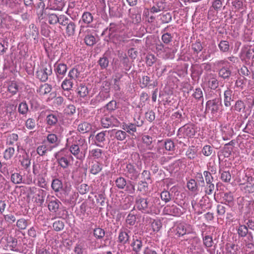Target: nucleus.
<instances>
[{"instance_id": "f257e3e1", "label": "nucleus", "mask_w": 254, "mask_h": 254, "mask_svg": "<svg viewBox=\"0 0 254 254\" xmlns=\"http://www.w3.org/2000/svg\"><path fill=\"white\" fill-rule=\"evenodd\" d=\"M159 201L158 198H155L151 201L148 198L138 196L135 200V206L142 213L149 214L153 212L155 207L154 203Z\"/></svg>"}, {"instance_id": "f03ea898", "label": "nucleus", "mask_w": 254, "mask_h": 254, "mask_svg": "<svg viewBox=\"0 0 254 254\" xmlns=\"http://www.w3.org/2000/svg\"><path fill=\"white\" fill-rule=\"evenodd\" d=\"M156 51L158 56L165 60L173 59L176 50L160 43L156 45Z\"/></svg>"}, {"instance_id": "7ed1b4c3", "label": "nucleus", "mask_w": 254, "mask_h": 254, "mask_svg": "<svg viewBox=\"0 0 254 254\" xmlns=\"http://www.w3.org/2000/svg\"><path fill=\"white\" fill-rule=\"evenodd\" d=\"M45 4L44 1L40 2L38 4V7L39 9L38 12V18L41 24V33L45 37L48 36V26L46 24V19L47 14L46 12V10L47 8L45 9Z\"/></svg>"}, {"instance_id": "20e7f679", "label": "nucleus", "mask_w": 254, "mask_h": 254, "mask_svg": "<svg viewBox=\"0 0 254 254\" xmlns=\"http://www.w3.org/2000/svg\"><path fill=\"white\" fill-rule=\"evenodd\" d=\"M55 157L60 165L64 168L68 166L70 160H73L72 156L65 149L61 150L57 153Z\"/></svg>"}, {"instance_id": "39448f33", "label": "nucleus", "mask_w": 254, "mask_h": 254, "mask_svg": "<svg viewBox=\"0 0 254 254\" xmlns=\"http://www.w3.org/2000/svg\"><path fill=\"white\" fill-rule=\"evenodd\" d=\"M235 181L240 186H244L248 182H254V178L248 176L245 171L237 172Z\"/></svg>"}, {"instance_id": "423d86ee", "label": "nucleus", "mask_w": 254, "mask_h": 254, "mask_svg": "<svg viewBox=\"0 0 254 254\" xmlns=\"http://www.w3.org/2000/svg\"><path fill=\"white\" fill-rule=\"evenodd\" d=\"M130 245L135 254H140L143 246L142 238L140 237L133 235Z\"/></svg>"}, {"instance_id": "0eeeda50", "label": "nucleus", "mask_w": 254, "mask_h": 254, "mask_svg": "<svg viewBox=\"0 0 254 254\" xmlns=\"http://www.w3.org/2000/svg\"><path fill=\"white\" fill-rule=\"evenodd\" d=\"M102 126L104 128H108L111 126L117 127L120 124L119 121L112 116H105L101 120Z\"/></svg>"}, {"instance_id": "6e6552de", "label": "nucleus", "mask_w": 254, "mask_h": 254, "mask_svg": "<svg viewBox=\"0 0 254 254\" xmlns=\"http://www.w3.org/2000/svg\"><path fill=\"white\" fill-rule=\"evenodd\" d=\"M130 231L126 228H122L119 232L118 242L125 245L129 243Z\"/></svg>"}, {"instance_id": "1a4fd4ad", "label": "nucleus", "mask_w": 254, "mask_h": 254, "mask_svg": "<svg viewBox=\"0 0 254 254\" xmlns=\"http://www.w3.org/2000/svg\"><path fill=\"white\" fill-rule=\"evenodd\" d=\"M163 213L165 215L179 216L182 214L181 209L175 205H167L163 210Z\"/></svg>"}, {"instance_id": "9d476101", "label": "nucleus", "mask_w": 254, "mask_h": 254, "mask_svg": "<svg viewBox=\"0 0 254 254\" xmlns=\"http://www.w3.org/2000/svg\"><path fill=\"white\" fill-rule=\"evenodd\" d=\"M125 172L127 176L131 180H135L138 178V172L136 171L134 166L130 163L126 165Z\"/></svg>"}, {"instance_id": "9b49d317", "label": "nucleus", "mask_w": 254, "mask_h": 254, "mask_svg": "<svg viewBox=\"0 0 254 254\" xmlns=\"http://www.w3.org/2000/svg\"><path fill=\"white\" fill-rule=\"evenodd\" d=\"M219 100L214 99L209 100L206 104V110L210 111L213 114L216 113L219 110Z\"/></svg>"}, {"instance_id": "f8f14e48", "label": "nucleus", "mask_w": 254, "mask_h": 254, "mask_svg": "<svg viewBox=\"0 0 254 254\" xmlns=\"http://www.w3.org/2000/svg\"><path fill=\"white\" fill-rule=\"evenodd\" d=\"M90 172L93 175H97L102 170V165L98 161L93 162L90 167Z\"/></svg>"}, {"instance_id": "ddd939ff", "label": "nucleus", "mask_w": 254, "mask_h": 254, "mask_svg": "<svg viewBox=\"0 0 254 254\" xmlns=\"http://www.w3.org/2000/svg\"><path fill=\"white\" fill-rule=\"evenodd\" d=\"M184 135L187 137H191L195 134V130L191 125H185L181 128Z\"/></svg>"}, {"instance_id": "4468645a", "label": "nucleus", "mask_w": 254, "mask_h": 254, "mask_svg": "<svg viewBox=\"0 0 254 254\" xmlns=\"http://www.w3.org/2000/svg\"><path fill=\"white\" fill-rule=\"evenodd\" d=\"M20 89L19 84L14 81L10 82L7 87V91L12 95L16 94L20 90Z\"/></svg>"}, {"instance_id": "2eb2a0df", "label": "nucleus", "mask_w": 254, "mask_h": 254, "mask_svg": "<svg viewBox=\"0 0 254 254\" xmlns=\"http://www.w3.org/2000/svg\"><path fill=\"white\" fill-rule=\"evenodd\" d=\"M226 254H238L239 249L238 245L227 243L225 246Z\"/></svg>"}, {"instance_id": "dca6fc26", "label": "nucleus", "mask_w": 254, "mask_h": 254, "mask_svg": "<svg viewBox=\"0 0 254 254\" xmlns=\"http://www.w3.org/2000/svg\"><path fill=\"white\" fill-rule=\"evenodd\" d=\"M70 151L77 159L82 160L83 156L80 153V149L78 145L76 143L72 144L70 147Z\"/></svg>"}, {"instance_id": "f3484780", "label": "nucleus", "mask_w": 254, "mask_h": 254, "mask_svg": "<svg viewBox=\"0 0 254 254\" xmlns=\"http://www.w3.org/2000/svg\"><path fill=\"white\" fill-rule=\"evenodd\" d=\"M60 143L57 136L55 134H49V149L57 146Z\"/></svg>"}, {"instance_id": "a211bd4d", "label": "nucleus", "mask_w": 254, "mask_h": 254, "mask_svg": "<svg viewBox=\"0 0 254 254\" xmlns=\"http://www.w3.org/2000/svg\"><path fill=\"white\" fill-rule=\"evenodd\" d=\"M232 93H233V91L230 88H227V89L224 91V105L226 107H230L231 105V101H232Z\"/></svg>"}, {"instance_id": "6ab92c4d", "label": "nucleus", "mask_w": 254, "mask_h": 254, "mask_svg": "<svg viewBox=\"0 0 254 254\" xmlns=\"http://www.w3.org/2000/svg\"><path fill=\"white\" fill-rule=\"evenodd\" d=\"M92 129L91 125L87 122H83L78 126V130L81 133H85L90 131Z\"/></svg>"}, {"instance_id": "aec40b11", "label": "nucleus", "mask_w": 254, "mask_h": 254, "mask_svg": "<svg viewBox=\"0 0 254 254\" xmlns=\"http://www.w3.org/2000/svg\"><path fill=\"white\" fill-rule=\"evenodd\" d=\"M189 233L186 226L184 223L179 224L176 228V234L178 236H183L186 234Z\"/></svg>"}, {"instance_id": "412c9836", "label": "nucleus", "mask_w": 254, "mask_h": 254, "mask_svg": "<svg viewBox=\"0 0 254 254\" xmlns=\"http://www.w3.org/2000/svg\"><path fill=\"white\" fill-rule=\"evenodd\" d=\"M103 154V151L98 148H93L90 150L89 151V156L95 159H99L102 158Z\"/></svg>"}, {"instance_id": "4be33fe9", "label": "nucleus", "mask_w": 254, "mask_h": 254, "mask_svg": "<svg viewBox=\"0 0 254 254\" xmlns=\"http://www.w3.org/2000/svg\"><path fill=\"white\" fill-rule=\"evenodd\" d=\"M123 75L118 73L116 74L114 78V84L113 87L116 91H120L121 89V80Z\"/></svg>"}, {"instance_id": "5701e85b", "label": "nucleus", "mask_w": 254, "mask_h": 254, "mask_svg": "<svg viewBox=\"0 0 254 254\" xmlns=\"http://www.w3.org/2000/svg\"><path fill=\"white\" fill-rule=\"evenodd\" d=\"M164 9V3L161 1H159L154 3L150 8V11L151 13H157L162 11Z\"/></svg>"}, {"instance_id": "b1692460", "label": "nucleus", "mask_w": 254, "mask_h": 254, "mask_svg": "<svg viewBox=\"0 0 254 254\" xmlns=\"http://www.w3.org/2000/svg\"><path fill=\"white\" fill-rule=\"evenodd\" d=\"M76 25L72 21H69V24L66 27L65 33L68 37L74 35L75 32Z\"/></svg>"}, {"instance_id": "393cba45", "label": "nucleus", "mask_w": 254, "mask_h": 254, "mask_svg": "<svg viewBox=\"0 0 254 254\" xmlns=\"http://www.w3.org/2000/svg\"><path fill=\"white\" fill-rule=\"evenodd\" d=\"M68 76L71 80L76 81L80 77V72L76 68H73L69 71Z\"/></svg>"}, {"instance_id": "a878e982", "label": "nucleus", "mask_w": 254, "mask_h": 254, "mask_svg": "<svg viewBox=\"0 0 254 254\" xmlns=\"http://www.w3.org/2000/svg\"><path fill=\"white\" fill-rule=\"evenodd\" d=\"M78 95L80 97L84 98L88 95L89 90L88 88L85 85L80 84L77 88Z\"/></svg>"}, {"instance_id": "bb28decb", "label": "nucleus", "mask_w": 254, "mask_h": 254, "mask_svg": "<svg viewBox=\"0 0 254 254\" xmlns=\"http://www.w3.org/2000/svg\"><path fill=\"white\" fill-rule=\"evenodd\" d=\"M51 106L54 110L60 109L62 106L64 99L61 96L57 97L51 101Z\"/></svg>"}, {"instance_id": "cd10ccee", "label": "nucleus", "mask_w": 254, "mask_h": 254, "mask_svg": "<svg viewBox=\"0 0 254 254\" xmlns=\"http://www.w3.org/2000/svg\"><path fill=\"white\" fill-rule=\"evenodd\" d=\"M122 128L130 134L136 131V125L132 123H124L122 126Z\"/></svg>"}, {"instance_id": "c85d7f7f", "label": "nucleus", "mask_w": 254, "mask_h": 254, "mask_svg": "<svg viewBox=\"0 0 254 254\" xmlns=\"http://www.w3.org/2000/svg\"><path fill=\"white\" fill-rule=\"evenodd\" d=\"M246 105L244 102L241 100L237 101L232 108L238 112H243L245 111Z\"/></svg>"}, {"instance_id": "c756f323", "label": "nucleus", "mask_w": 254, "mask_h": 254, "mask_svg": "<svg viewBox=\"0 0 254 254\" xmlns=\"http://www.w3.org/2000/svg\"><path fill=\"white\" fill-rule=\"evenodd\" d=\"M58 112L52 111V113H49V125H56L58 121Z\"/></svg>"}, {"instance_id": "7c9ffc66", "label": "nucleus", "mask_w": 254, "mask_h": 254, "mask_svg": "<svg viewBox=\"0 0 254 254\" xmlns=\"http://www.w3.org/2000/svg\"><path fill=\"white\" fill-rule=\"evenodd\" d=\"M237 231L239 237H245L248 233V227L243 224H240Z\"/></svg>"}, {"instance_id": "2f4dec72", "label": "nucleus", "mask_w": 254, "mask_h": 254, "mask_svg": "<svg viewBox=\"0 0 254 254\" xmlns=\"http://www.w3.org/2000/svg\"><path fill=\"white\" fill-rule=\"evenodd\" d=\"M137 190L143 193H146L148 190V186L147 181L141 180L139 182Z\"/></svg>"}, {"instance_id": "473e14b6", "label": "nucleus", "mask_w": 254, "mask_h": 254, "mask_svg": "<svg viewBox=\"0 0 254 254\" xmlns=\"http://www.w3.org/2000/svg\"><path fill=\"white\" fill-rule=\"evenodd\" d=\"M105 232L104 229L101 228H96L93 230V236L96 239L101 240L104 238Z\"/></svg>"}, {"instance_id": "72a5a7b5", "label": "nucleus", "mask_w": 254, "mask_h": 254, "mask_svg": "<svg viewBox=\"0 0 254 254\" xmlns=\"http://www.w3.org/2000/svg\"><path fill=\"white\" fill-rule=\"evenodd\" d=\"M165 149L166 151H174L175 149L174 142L170 139H166L163 143Z\"/></svg>"}, {"instance_id": "f704fd0d", "label": "nucleus", "mask_w": 254, "mask_h": 254, "mask_svg": "<svg viewBox=\"0 0 254 254\" xmlns=\"http://www.w3.org/2000/svg\"><path fill=\"white\" fill-rule=\"evenodd\" d=\"M47 177L46 174L40 175L38 179V185L39 187L47 188Z\"/></svg>"}, {"instance_id": "c9c22d12", "label": "nucleus", "mask_w": 254, "mask_h": 254, "mask_svg": "<svg viewBox=\"0 0 254 254\" xmlns=\"http://www.w3.org/2000/svg\"><path fill=\"white\" fill-rule=\"evenodd\" d=\"M223 200L226 204L232 205L234 203V196L232 192H226L223 197Z\"/></svg>"}, {"instance_id": "e433bc0d", "label": "nucleus", "mask_w": 254, "mask_h": 254, "mask_svg": "<svg viewBox=\"0 0 254 254\" xmlns=\"http://www.w3.org/2000/svg\"><path fill=\"white\" fill-rule=\"evenodd\" d=\"M231 71L227 67H223L218 72L219 76L223 79L228 78L231 75Z\"/></svg>"}, {"instance_id": "4c0bfd02", "label": "nucleus", "mask_w": 254, "mask_h": 254, "mask_svg": "<svg viewBox=\"0 0 254 254\" xmlns=\"http://www.w3.org/2000/svg\"><path fill=\"white\" fill-rule=\"evenodd\" d=\"M51 187L55 191L58 192L62 189L63 184L60 180L55 179L52 182Z\"/></svg>"}, {"instance_id": "58836bf2", "label": "nucleus", "mask_w": 254, "mask_h": 254, "mask_svg": "<svg viewBox=\"0 0 254 254\" xmlns=\"http://www.w3.org/2000/svg\"><path fill=\"white\" fill-rule=\"evenodd\" d=\"M11 181L15 184H19L23 183V182H22V176L18 173H14L11 174Z\"/></svg>"}, {"instance_id": "ea45409f", "label": "nucleus", "mask_w": 254, "mask_h": 254, "mask_svg": "<svg viewBox=\"0 0 254 254\" xmlns=\"http://www.w3.org/2000/svg\"><path fill=\"white\" fill-rule=\"evenodd\" d=\"M207 84L211 89L215 90L218 87L219 82L216 78L212 77L208 80Z\"/></svg>"}, {"instance_id": "a19ab883", "label": "nucleus", "mask_w": 254, "mask_h": 254, "mask_svg": "<svg viewBox=\"0 0 254 254\" xmlns=\"http://www.w3.org/2000/svg\"><path fill=\"white\" fill-rule=\"evenodd\" d=\"M221 179L225 183H229L231 180V175L229 171H224L220 170Z\"/></svg>"}, {"instance_id": "79ce46f5", "label": "nucleus", "mask_w": 254, "mask_h": 254, "mask_svg": "<svg viewBox=\"0 0 254 254\" xmlns=\"http://www.w3.org/2000/svg\"><path fill=\"white\" fill-rule=\"evenodd\" d=\"M114 136L118 140L123 141L126 138L127 133L125 131L117 130L115 131Z\"/></svg>"}, {"instance_id": "37998d69", "label": "nucleus", "mask_w": 254, "mask_h": 254, "mask_svg": "<svg viewBox=\"0 0 254 254\" xmlns=\"http://www.w3.org/2000/svg\"><path fill=\"white\" fill-rule=\"evenodd\" d=\"M252 182H248L244 186L242 187V189L246 193L254 192V183H252Z\"/></svg>"}, {"instance_id": "c03bdc74", "label": "nucleus", "mask_w": 254, "mask_h": 254, "mask_svg": "<svg viewBox=\"0 0 254 254\" xmlns=\"http://www.w3.org/2000/svg\"><path fill=\"white\" fill-rule=\"evenodd\" d=\"M47 69L40 70L37 72V77L42 82H45L48 79V73L46 72Z\"/></svg>"}, {"instance_id": "a18cd8bd", "label": "nucleus", "mask_w": 254, "mask_h": 254, "mask_svg": "<svg viewBox=\"0 0 254 254\" xmlns=\"http://www.w3.org/2000/svg\"><path fill=\"white\" fill-rule=\"evenodd\" d=\"M192 96L197 101L203 102V92L200 88H196L192 94Z\"/></svg>"}, {"instance_id": "49530a36", "label": "nucleus", "mask_w": 254, "mask_h": 254, "mask_svg": "<svg viewBox=\"0 0 254 254\" xmlns=\"http://www.w3.org/2000/svg\"><path fill=\"white\" fill-rule=\"evenodd\" d=\"M108 131H102L98 133L95 136V140L98 143L103 142L106 140V137Z\"/></svg>"}, {"instance_id": "de8ad7c7", "label": "nucleus", "mask_w": 254, "mask_h": 254, "mask_svg": "<svg viewBox=\"0 0 254 254\" xmlns=\"http://www.w3.org/2000/svg\"><path fill=\"white\" fill-rule=\"evenodd\" d=\"M93 17L91 13L89 12H85L82 16V20L83 22L86 24H89L92 22Z\"/></svg>"}, {"instance_id": "09e8293b", "label": "nucleus", "mask_w": 254, "mask_h": 254, "mask_svg": "<svg viewBox=\"0 0 254 254\" xmlns=\"http://www.w3.org/2000/svg\"><path fill=\"white\" fill-rule=\"evenodd\" d=\"M18 136L16 133H12L9 134L6 139V144L10 145H13L17 141Z\"/></svg>"}, {"instance_id": "8fccbe9b", "label": "nucleus", "mask_w": 254, "mask_h": 254, "mask_svg": "<svg viewBox=\"0 0 254 254\" xmlns=\"http://www.w3.org/2000/svg\"><path fill=\"white\" fill-rule=\"evenodd\" d=\"M14 152L15 150L13 147H10L7 148L3 153L4 158L7 160L10 159L14 155Z\"/></svg>"}, {"instance_id": "3c124183", "label": "nucleus", "mask_w": 254, "mask_h": 254, "mask_svg": "<svg viewBox=\"0 0 254 254\" xmlns=\"http://www.w3.org/2000/svg\"><path fill=\"white\" fill-rule=\"evenodd\" d=\"M115 184L119 189H123L127 185V182L124 178L120 177L116 179Z\"/></svg>"}, {"instance_id": "603ef678", "label": "nucleus", "mask_w": 254, "mask_h": 254, "mask_svg": "<svg viewBox=\"0 0 254 254\" xmlns=\"http://www.w3.org/2000/svg\"><path fill=\"white\" fill-rule=\"evenodd\" d=\"M201 152L204 156L208 157L210 156L213 152V148L210 145H206L203 146Z\"/></svg>"}, {"instance_id": "864d4df0", "label": "nucleus", "mask_w": 254, "mask_h": 254, "mask_svg": "<svg viewBox=\"0 0 254 254\" xmlns=\"http://www.w3.org/2000/svg\"><path fill=\"white\" fill-rule=\"evenodd\" d=\"M156 60V57L152 54H148L146 57V63L149 66H152Z\"/></svg>"}, {"instance_id": "5fc2aeb1", "label": "nucleus", "mask_w": 254, "mask_h": 254, "mask_svg": "<svg viewBox=\"0 0 254 254\" xmlns=\"http://www.w3.org/2000/svg\"><path fill=\"white\" fill-rule=\"evenodd\" d=\"M222 136L223 140H227L230 139L232 137L231 130H229L226 127H223L221 129Z\"/></svg>"}, {"instance_id": "6e6d98bb", "label": "nucleus", "mask_w": 254, "mask_h": 254, "mask_svg": "<svg viewBox=\"0 0 254 254\" xmlns=\"http://www.w3.org/2000/svg\"><path fill=\"white\" fill-rule=\"evenodd\" d=\"M84 42L87 46H92L95 44V38L92 35L87 34L84 38Z\"/></svg>"}, {"instance_id": "4d7b16f0", "label": "nucleus", "mask_w": 254, "mask_h": 254, "mask_svg": "<svg viewBox=\"0 0 254 254\" xmlns=\"http://www.w3.org/2000/svg\"><path fill=\"white\" fill-rule=\"evenodd\" d=\"M204 245L207 248H210L213 244L212 237L209 235H206L203 237Z\"/></svg>"}, {"instance_id": "13d9d810", "label": "nucleus", "mask_w": 254, "mask_h": 254, "mask_svg": "<svg viewBox=\"0 0 254 254\" xmlns=\"http://www.w3.org/2000/svg\"><path fill=\"white\" fill-rule=\"evenodd\" d=\"M66 65L64 64H58L55 68V71L59 74L63 75L66 71Z\"/></svg>"}, {"instance_id": "bf43d9fd", "label": "nucleus", "mask_w": 254, "mask_h": 254, "mask_svg": "<svg viewBox=\"0 0 254 254\" xmlns=\"http://www.w3.org/2000/svg\"><path fill=\"white\" fill-rule=\"evenodd\" d=\"M136 221V215L130 212L127 217L126 223L130 226H133L135 224Z\"/></svg>"}, {"instance_id": "052dcab7", "label": "nucleus", "mask_w": 254, "mask_h": 254, "mask_svg": "<svg viewBox=\"0 0 254 254\" xmlns=\"http://www.w3.org/2000/svg\"><path fill=\"white\" fill-rule=\"evenodd\" d=\"M9 166V164L7 163H1L0 161V172L2 174L4 175H8L9 172H11L8 168V167Z\"/></svg>"}, {"instance_id": "680f3d73", "label": "nucleus", "mask_w": 254, "mask_h": 254, "mask_svg": "<svg viewBox=\"0 0 254 254\" xmlns=\"http://www.w3.org/2000/svg\"><path fill=\"white\" fill-rule=\"evenodd\" d=\"M18 111L22 115H25L28 111V107L26 103L21 102L18 106Z\"/></svg>"}, {"instance_id": "e2e57ef3", "label": "nucleus", "mask_w": 254, "mask_h": 254, "mask_svg": "<svg viewBox=\"0 0 254 254\" xmlns=\"http://www.w3.org/2000/svg\"><path fill=\"white\" fill-rule=\"evenodd\" d=\"M21 164L26 169L30 166L31 164L30 159L27 154H25L22 156V159L21 160Z\"/></svg>"}, {"instance_id": "0e129e2a", "label": "nucleus", "mask_w": 254, "mask_h": 254, "mask_svg": "<svg viewBox=\"0 0 254 254\" xmlns=\"http://www.w3.org/2000/svg\"><path fill=\"white\" fill-rule=\"evenodd\" d=\"M160 20L162 23H168L172 20V15L167 12L160 14Z\"/></svg>"}, {"instance_id": "69168bd1", "label": "nucleus", "mask_w": 254, "mask_h": 254, "mask_svg": "<svg viewBox=\"0 0 254 254\" xmlns=\"http://www.w3.org/2000/svg\"><path fill=\"white\" fill-rule=\"evenodd\" d=\"M73 85V82L71 81V80L64 79L62 84V87L63 89L64 90H69L71 89Z\"/></svg>"}, {"instance_id": "338daca9", "label": "nucleus", "mask_w": 254, "mask_h": 254, "mask_svg": "<svg viewBox=\"0 0 254 254\" xmlns=\"http://www.w3.org/2000/svg\"><path fill=\"white\" fill-rule=\"evenodd\" d=\"M218 47L220 51L223 52H228L229 50V44L226 41H221L219 44Z\"/></svg>"}, {"instance_id": "774afa93", "label": "nucleus", "mask_w": 254, "mask_h": 254, "mask_svg": "<svg viewBox=\"0 0 254 254\" xmlns=\"http://www.w3.org/2000/svg\"><path fill=\"white\" fill-rule=\"evenodd\" d=\"M48 146L46 144H42L39 146L37 149V153L40 156H43L47 153Z\"/></svg>"}]
</instances>
